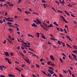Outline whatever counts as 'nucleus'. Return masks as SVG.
<instances>
[{"label":"nucleus","mask_w":77,"mask_h":77,"mask_svg":"<svg viewBox=\"0 0 77 77\" xmlns=\"http://www.w3.org/2000/svg\"><path fill=\"white\" fill-rule=\"evenodd\" d=\"M60 17H61L62 19H63V21H64L66 23H68V21H66L65 20V19L63 17V16H60Z\"/></svg>","instance_id":"1"},{"label":"nucleus","mask_w":77,"mask_h":77,"mask_svg":"<svg viewBox=\"0 0 77 77\" xmlns=\"http://www.w3.org/2000/svg\"><path fill=\"white\" fill-rule=\"evenodd\" d=\"M37 22H36L35 23L38 25L39 24H42L41 22H40V21L37 18Z\"/></svg>","instance_id":"2"},{"label":"nucleus","mask_w":77,"mask_h":77,"mask_svg":"<svg viewBox=\"0 0 77 77\" xmlns=\"http://www.w3.org/2000/svg\"><path fill=\"white\" fill-rule=\"evenodd\" d=\"M48 71L49 72H50L51 74H53L54 73V72L50 69L48 70Z\"/></svg>","instance_id":"3"},{"label":"nucleus","mask_w":77,"mask_h":77,"mask_svg":"<svg viewBox=\"0 0 77 77\" xmlns=\"http://www.w3.org/2000/svg\"><path fill=\"white\" fill-rule=\"evenodd\" d=\"M8 38H9V39H10V40L11 41H14V37L12 38L9 35L8 36Z\"/></svg>","instance_id":"4"},{"label":"nucleus","mask_w":77,"mask_h":77,"mask_svg":"<svg viewBox=\"0 0 77 77\" xmlns=\"http://www.w3.org/2000/svg\"><path fill=\"white\" fill-rule=\"evenodd\" d=\"M53 26L51 24H50L48 26H45L47 27L48 29L49 28H51V27H53Z\"/></svg>","instance_id":"5"},{"label":"nucleus","mask_w":77,"mask_h":77,"mask_svg":"<svg viewBox=\"0 0 77 77\" xmlns=\"http://www.w3.org/2000/svg\"><path fill=\"white\" fill-rule=\"evenodd\" d=\"M4 53H5V54H3V55L8 57L9 56V54L8 52H4Z\"/></svg>","instance_id":"6"},{"label":"nucleus","mask_w":77,"mask_h":77,"mask_svg":"<svg viewBox=\"0 0 77 77\" xmlns=\"http://www.w3.org/2000/svg\"><path fill=\"white\" fill-rule=\"evenodd\" d=\"M31 26L33 27H37V26L36 24H35V23H33V24L31 25Z\"/></svg>","instance_id":"7"},{"label":"nucleus","mask_w":77,"mask_h":77,"mask_svg":"<svg viewBox=\"0 0 77 77\" xmlns=\"http://www.w3.org/2000/svg\"><path fill=\"white\" fill-rule=\"evenodd\" d=\"M23 44H25V45H26V47H27L28 48H29L30 47V46L29 45H27V44L26 43H24V42H23Z\"/></svg>","instance_id":"8"},{"label":"nucleus","mask_w":77,"mask_h":77,"mask_svg":"<svg viewBox=\"0 0 77 77\" xmlns=\"http://www.w3.org/2000/svg\"><path fill=\"white\" fill-rule=\"evenodd\" d=\"M64 12L65 13H66V14L68 15V16H70V14H69V13L68 12H67V11H64Z\"/></svg>","instance_id":"9"},{"label":"nucleus","mask_w":77,"mask_h":77,"mask_svg":"<svg viewBox=\"0 0 77 77\" xmlns=\"http://www.w3.org/2000/svg\"><path fill=\"white\" fill-rule=\"evenodd\" d=\"M25 13H26V14H31L30 12L27 11H25Z\"/></svg>","instance_id":"10"},{"label":"nucleus","mask_w":77,"mask_h":77,"mask_svg":"<svg viewBox=\"0 0 77 77\" xmlns=\"http://www.w3.org/2000/svg\"><path fill=\"white\" fill-rule=\"evenodd\" d=\"M25 61L27 63H30V60H29V59L27 58L26 60H25Z\"/></svg>","instance_id":"11"},{"label":"nucleus","mask_w":77,"mask_h":77,"mask_svg":"<svg viewBox=\"0 0 77 77\" xmlns=\"http://www.w3.org/2000/svg\"><path fill=\"white\" fill-rule=\"evenodd\" d=\"M43 7H44V8H46V7L47 6V4H43Z\"/></svg>","instance_id":"12"},{"label":"nucleus","mask_w":77,"mask_h":77,"mask_svg":"<svg viewBox=\"0 0 77 77\" xmlns=\"http://www.w3.org/2000/svg\"><path fill=\"white\" fill-rule=\"evenodd\" d=\"M51 39L53 40V41H58V40L57 39H56L55 38H51Z\"/></svg>","instance_id":"13"},{"label":"nucleus","mask_w":77,"mask_h":77,"mask_svg":"<svg viewBox=\"0 0 77 77\" xmlns=\"http://www.w3.org/2000/svg\"><path fill=\"white\" fill-rule=\"evenodd\" d=\"M67 38L68 39H69V41H72V39H71L70 38V37H69V35L67 36Z\"/></svg>","instance_id":"14"},{"label":"nucleus","mask_w":77,"mask_h":77,"mask_svg":"<svg viewBox=\"0 0 77 77\" xmlns=\"http://www.w3.org/2000/svg\"><path fill=\"white\" fill-rule=\"evenodd\" d=\"M50 58H51V59H52V60H54V59L53 58V56H50Z\"/></svg>","instance_id":"15"},{"label":"nucleus","mask_w":77,"mask_h":77,"mask_svg":"<svg viewBox=\"0 0 77 77\" xmlns=\"http://www.w3.org/2000/svg\"><path fill=\"white\" fill-rule=\"evenodd\" d=\"M48 69H50L52 70V71H54V69H53V68L51 67H48Z\"/></svg>","instance_id":"16"},{"label":"nucleus","mask_w":77,"mask_h":77,"mask_svg":"<svg viewBox=\"0 0 77 77\" xmlns=\"http://www.w3.org/2000/svg\"><path fill=\"white\" fill-rule=\"evenodd\" d=\"M0 67L6 69V67L4 65L0 66Z\"/></svg>","instance_id":"17"},{"label":"nucleus","mask_w":77,"mask_h":77,"mask_svg":"<svg viewBox=\"0 0 77 77\" xmlns=\"http://www.w3.org/2000/svg\"><path fill=\"white\" fill-rule=\"evenodd\" d=\"M42 38H43V39H45V36L44 35H43L42 34Z\"/></svg>","instance_id":"18"},{"label":"nucleus","mask_w":77,"mask_h":77,"mask_svg":"<svg viewBox=\"0 0 77 77\" xmlns=\"http://www.w3.org/2000/svg\"><path fill=\"white\" fill-rule=\"evenodd\" d=\"M40 26H42V28H43V29H45V30H46V31H48V29H46L45 28H44L43 26H42V25H40Z\"/></svg>","instance_id":"19"},{"label":"nucleus","mask_w":77,"mask_h":77,"mask_svg":"<svg viewBox=\"0 0 77 77\" xmlns=\"http://www.w3.org/2000/svg\"><path fill=\"white\" fill-rule=\"evenodd\" d=\"M73 47L77 50V46H76L73 45Z\"/></svg>","instance_id":"20"},{"label":"nucleus","mask_w":77,"mask_h":77,"mask_svg":"<svg viewBox=\"0 0 77 77\" xmlns=\"http://www.w3.org/2000/svg\"><path fill=\"white\" fill-rule=\"evenodd\" d=\"M9 5L10 6L12 7H13V6H14V5L12 4H9Z\"/></svg>","instance_id":"21"},{"label":"nucleus","mask_w":77,"mask_h":77,"mask_svg":"<svg viewBox=\"0 0 77 77\" xmlns=\"http://www.w3.org/2000/svg\"><path fill=\"white\" fill-rule=\"evenodd\" d=\"M15 69L16 70H18V71H19V72H21V71L19 69H18L17 68V67H15Z\"/></svg>","instance_id":"22"},{"label":"nucleus","mask_w":77,"mask_h":77,"mask_svg":"<svg viewBox=\"0 0 77 77\" xmlns=\"http://www.w3.org/2000/svg\"><path fill=\"white\" fill-rule=\"evenodd\" d=\"M68 72H69V74H70V75H72V72H71V71H70V69L68 70Z\"/></svg>","instance_id":"23"},{"label":"nucleus","mask_w":77,"mask_h":77,"mask_svg":"<svg viewBox=\"0 0 77 77\" xmlns=\"http://www.w3.org/2000/svg\"><path fill=\"white\" fill-rule=\"evenodd\" d=\"M63 31H64V33L65 34H67V31L66 30V29H63Z\"/></svg>","instance_id":"24"},{"label":"nucleus","mask_w":77,"mask_h":77,"mask_svg":"<svg viewBox=\"0 0 77 77\" xmlns=\"http://www.w3.org/2000/svg\"><path fill=\"white\" fill-rule=\"evenodd\" d=\"M7 21L13 22L14 21V20H8Z\"/></svg>","instance_id":"25"},{"label":"nucleus","mask_w":77,"mask_h":77,"mask_svg":"<svg viewBox=\"0 0 77 77\" xmlns=\"http://www.w3.org/2000/svg\"><path fill=\"white\" fill-rule=\"evenodd\" d=\"M36 35H37V36L38 38H39V33H36Z\"/></svg>","instance_id":"26"},{"label":"nucleus","mask_w":77,"mask_h":77,"mask_svg":"<svg viewBox=\"0 0 77 77\" xmlns=\"http://www.w3.org/2000/svg\"><path fill=\"white\" fill-rule=\"evenodd\" d=\"M36 67H37V68H40V66H39V65H38L37 64H36Z\"/></svg>","instance_id":"27"},{"label":"nucleus","mask_w":77,"mask_h":77,"mask_svg":"<svg viewBox=\"0 0 77 77\" xmlns=\"http://www.w3.org/2000/svg\"><path fill=\"white\" fill-rule=\"evenodd\" d=\"M28 35L29 36H30V37H32V38H34V37L32 35H31L30 34H28Z\"/></svg>","instance_id":"28"},{"label":"nucleus","mask_w":77,"mask_h":77,"mask_svg":"<svg viewBox=\"0 0 77 77\" xmlns=\"http://www.w3.org/2000/svg\"><path fill=\"white\" fill-rule=\"evenodd\" d=\"M60 31L61 32H63V29H61V28H60Z\"/></svg>","instance_id":"29"},{"label":"nucleus","mask_w":77,"mask_h":77,"mask_svg":"<svg viewBox=\"0 0 77 77\" xmlns=\"http://www.w3.org/2000/svg\"><path fill=\"white\" fill-rule=\"evenodd\" d=\"M5 59L7 61H9V58H5Z\"/></svg>","instance_id":"30"},{"label":"nucleus","mask_w":77,"mask_h":77,"mask_svg":"<svg viewBox=\"0 0 77 77\" xmlns=\"http://www.w3.org/2000/svg\"><path fill=\"white\" fill-rule=\"evenodd\" d=\"M73 51V52L74 53H77V51L76 50H75V51Z\"/></svg>","instance_id":"31"},{"label":"nucleus","mask_w":77,"mask_h":77,"mask_svg":"<svg viewBox=\"0 0 77 77\" xmlns=\"http://www.w3.org/2000/svg\"><path fill=\"white\" fill-rule=\"evenodd\" d=\"M63 72H64V73L65 74H66L67 73V71H65L63 69Z\"/></svg>","instance_id":"32"},{"label":"nucleus","mask_w":77,"mask_h":77,"mask_svg":"<svg viewBox=\"0 0 77 77\" xmlns=\"http://www.w3.org/2000/svg\"><path fill=\"white\" fill-rule=\"evenodd\" d=\"M7 24L8 25H11L12 24V23L10 22H7Z\"/></svg>","instance_id":"33"},{"label":"nucleus","mask_w":77,"mask_h":77,"mask_svg":"<svg viewBox=\"0 0 77 77\" xmlns=\"http://www.w3.org/2000/svg\"><path fill=\"white\" fill-rule=\"evenodd\" d=\"M14 75H11V74H9L8 75V76H9V77H12Z\"/></svg>","instance_id":"34"},{"label":"nucleus","mask_w":77,"mask_h":77,"mask_svg":"<svg viewBox=\"0 0 77 77\" xmlns=\"http://www.w3.org/2000/svg\"><path fill=\"white\" fill-rule=\"evenodd\" d=\"M57 11L59 13H61V14H63V12H62L61 11L58 10Z\"/></svg>","instance_id":"35"},{"label":"nucleus","mask_w":77,"mask_h":77,"mask_svg":"<svg viewBox=\"0 0 77 77\" xmlns=\"http://www.w3.org/2000/svg\"><path fill=\"white\" fill-rule=\"evenodd\" d=\"M8 30L9 31H12L13 30V29H11V28L8 29Z\"/></svg>","instance_id":"36"},{"label":"nucleus","mask_w":77,"mask_h":77,"mask_svg":"<svg viewBox=\"0 0 77 77\" xmlns=\"http://www.w3.org/2000/svg\"><path fill=\"white\" fill-rule=\"evenodd\" d=\"M72 55V56H73L75 58H77V57H76V55H75L74 54H71Z\"/></svg>","instance_id":"37"},{"label":"nucleus","mask_w":77,"mask_h":77,"mask_svg":"<svg viewBox=\"0 0 77 77\" xmlns=\"http://www.w3.org/2000/svg\"><path fill=\"white\" fill-rule=\"evenodd\" d=\"M59 60L60 61H61V63H63V61L62 60V59H61V58H60Z\"/></svg>","instance_id":"38"},{"label":"nucleus","mask_w":77,"mask_h":77,"mask_svg":"<svg viewBox=\"0 0 77 77\" xmlns=\"http://www.w3.org/2000/svg\"><path fill=\"white\" fill-rule=\"evenodd\" d=\"M43 25H44V26H47V25L45 23L43 22Z\"/></svg>","instance_id":"39"},{"label":"nucleus","mask_w":77,"mask_h":77,"mask_svg":"<svg viewBox=\"0 0 77 77\" xmlns=\"http://www.w3.org/2000/svg\"><path fill=\"white\" fill-rule=\"evenodd\" d=\"M47 76H48L49 77H51V75L50 73H48Z\"/></svg>","instance_id":"40"},{"label":"nucleus","mask_w":77,"mask_h":77,"mask_svg":"<svg viewBox=\"0 0 77 77\" xmlns=\"http://www.w3.org/2000/svg\"><path fill=\"white\" fill-rule=\"evenodd\" d=\"M58 43L60 45H61V43H62L60 41H58Z\"/></svg>","instance_id":"41"},{"label":"nucleus","mask_w":77,"mask_h":77,"mask_svg":"<svg viewBox=\"0 0 77 77\" xmlns=\"http://www.w3.org/2000/svg\"><path fill=\"white\" fill-rule=\"evenodd\" d=\"M61 43L62 44V45H63V47H65V43L62 42H61Z\"/></svg>","instance_id":"42"},{"label":"nucleus","mask_w":77,"mask_h":77,"mask_svg":"<svg viewBox=\"0 0 77 77\" xmlns=\"http://www.w3.org/2000/svg\"><path fill=\"white\" fill-rule=\"evenodd\" d=\"M56 29H57V30L59 31H60V30L59 28L56 27Z\"/></svg>","instance_id":"43"},{"label":"nucleus","mask_w":77,"mask_h":77,"mask_svg":"<svg viewBox=\"0 0 77 77\" xmlns=\"http://www.w3.org/2000/svg\"><path fill=\"white\" fill-rule=\"evenodd\" d=\"M3 6L6 7H8V5H7V4H3Z\"/></svg>","instance_id":"44"},{"label":"nucleus","mask_w":77,"mask_h":77,"mask_svg":"<svg viewBox=\"0 0 77 77\" xmlns=\"http://www.w3.org/2000/svg\"><path fill=\"white\" fill-rule=\"evenodd\" d=\"M42 2L43 3H46V2L44 0H42Z\"/></svg>","instance_id":"45"},{"label":"nucleus","mask_w":77,"mask_h":77,"mask_svg":"<svg viewBox=\"0 0 77 77\" xmlns=\"http://www.w3.org/2000/svg\"><path fill=\"white\" fill-rule=\"evenodd\" d=\"M55 2L57 4H58V5H60L59 2H58L56 1H55Z\"/></svg>","instance_id":"46"},{"label":"nucleus","mask_w":77,"mask_h":77,"mask_svg":"<svg viewBox=\"0 0 77 77\" xmlns=\"http://www.w3.org/2000/svg\"><path fill=\"white\" fill-rule=\"evenodd\" d=\"M50 65L51 66H55V65L54 64L52 63V64H51Z\"/></svg>","instance_id":"47"},{"label":"nucleus","mask_w":77,"mask_h":77,"mask_svg":"<svg viewBox=\"0 0 77 77\" xmlns=\"http://www.w3.org/2000/svg\"><path fill=\"white\" fill-rule=\"evenodd\" d=\"M66 45L67 46L69 47V48H72V47L70 46L68 44H66Z\"/></svg>","instance_id":"48"},{"label":"nucleus","mask_w":77,"mask_h":77,"mask_svg":"<svg viewBox=\"0 0 77 77\" xmlns=\"http://www.w3.org/2000/svg\"><path fill=\"white\" fill-rule=\"evenodd\" d=\"M20 54L21 55L22 57H24V55L22 53H20Z\"/></svg>","instance_id":"49"},{"label":"nucleus","mask_w":77,"mask_h":77,"mask_svg":"<svg viewBox=\"0 0 77 77\" xmlns=\"http://www.w3.org/2000/svg\"><path fill=\"white\" fill-rule=\"evenodd\" d=\"M53 47L54 48H57V47L56 46H55L54 45H53Z\"/></svg>","instance_id":"50"},{"label":"nucleus","mask_w":77,"mask_h":77,"mask_svg":"<svg viewBox=\"0 0 77 77\" xmlns=\"http://www.w3.org/2000/svg\"><path fill=\"white\" fill-rule=\"evenodd\" d=\"M62 54V55L63 56L66 57V55H65V54H63V53H62V54Z\"/></svg>","instance_id":"51"},{"label":"nucleus","mask_w":77,"mask_h":77,"mask_svg":"<svg viewBox=\"0 0 77 77\" xmlns=\"http://www.w3.org/2000/svg\"><path fill=\"white\" fill-rule=\"evenodd\" d=\"M14 27L15 28H17V30L18 31H19V29L18 27Z\"/></svg>","instance_id":"52"},{"label":"nucleus","mask_w":77,"mask_h":77,"mask_svg":"<svg viewBox=\"0 0 77 77\" xmlns=\"http://www.w3.org/2000/svg\"><path fill=\"white\" fill-rule=\"evenodd\" d=\"M65 27L66 28H67V29L68 30V26L67 25H66L65 26Z\"/></svg>","instance_id":"53"},{"label":"nucleus","mask_w":77,"mask_h":77,"mask_svg":"<svg viewBox=\"0 0 77 77\" xmlns=\"http://www.w3.org/2000/svg\"><path fill=\"white\" fill-rule=\"evenodd\" d=\"M60 3H61V4H63H63H65V3L64 2V1H63V2H60Z\"/></svg>","instance_id":"54"},{"label":"nucleus","mask_w":77,"mask_h":77,"mask_svg":"<svg viewBox=\"0 0 77 77\" xmlns=\"http://www.w3.org/2000/svg\"><path fill=\"white\" fill-rule=\"evenodd\" d=\"M6 42V41L5 40L4 41V42H3L2 43H3L4 44H5Z\"/></svg>","instance_id":"55"},{"label":"nucleus","mask_w":77,"mask_h":77,"mask_svg":"<svg viewBox=\"0 0 77 77\" xmlns=\"http://www.w3.org/2000/svg\"><path fill=\"white\" fill-rule=\"evenodd\" d=\"M29 20L28 19L25 18L24 19L25 21H28Z\"/></svg>","instance_id":"56"},{"label":"nucleus","mask_w":77,"mask_h":77,"mask_svg":"<svg viewBox=\"0 0 77 77\" xmlns=\"http://www.w3.org/2000/svg\"><path fill=\"white\" fill-rule=\"evenodd\" d=\"M32 76L34 77H37L36 76V75H35L34 74L32 75Z\"/></svg>","instance_id":"57"},{"label":"nucleus","mask_w":77,"mask_h":77,"mask_svg":"<svg viewBox=\"0 0 77 77\" xmlns=\"http://www.w3.org/2000/svg\"><path fill=\"white\" fill-rule=\"evenodd\" d=\"M3 68L2 67H0V69H1V70L2 71H3Z\"/></svg>","instance_id":"58"},{"label":"nucleus","mask_w":77,"mask_h":77,"mask_svg":"<svg viewBox=\"0 0 77 77\" xmlns=\"http://www.w3.org/2000/svg\"><path fill=\"white\" fill-rule=\"evenodd\" d=\"M28 53L29 54H33V53L30 51H28Z\"/></svg>","instance_id":"59"},{"label":"nucleus","mask_w":77,"mask_h":77,"mask_svg":"<svg viewBox=\"0 0 77 77\" xmlns=\"http://www.w3.org/2000/svg\"><path fill=\"white\" fill-rule=\"evenodd\" d=\"M59 76L60 77H63V76L61 74H59Z\"/></svg>","instance_id":"60"},{"label":"nucleus","mask_w":77,"mask_h":77,"mask_svg":"<svg viewBox=\"0 0 77 77\" xmlns=\"http://www.w3.org/2000/svg\"><path fill=\"white\" fill-rule=\"evenodd\" d=\"M10 54H11V56H13V55H14V54H13V53H10Z\"/></svg>","instance_id":"61"},{"label":"nucleus","mask_w":77,"mask_h":77,"mask_svg":"<svg viewBox=\"0 0 77 77\" xmlns=\"http://www.w3.org/2000/svg\"><path fill=\"white\" fill-rule=\"evenodd\" d=\"M25 66V65H24V64H23L22 65V68H23V67H24V66Z\"/></svg>","instance_id":"62"},{"label":"nucleus","mask_w":77,"mask_h":77,"mask_svg":"<svg viewBox=\"0 0 77 77\" xmlns=\"http://www.w3.org/2000/svg\"><path fill=\"white\" fill-rule=\"evenodd\" d=\"M20 48V46H18V47H17V49H18V50H19Z\"/></svg>","instance_id":"63"},{"label":"nucleus","mask_w":77,"mask_h":77,"mask_svg":"<svg viewBox=\"0 0 77 77\" xmlns=\"http://www.w3.org/2000/svg\"><path fill=\"white\" fill-rule=\"evenodd\" d=\"M21 76L22 77H25V76H24V75H23V74L21 75Z\"/></svg>","instance_id":"64"}]
</instances>
